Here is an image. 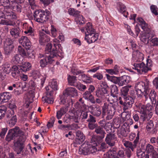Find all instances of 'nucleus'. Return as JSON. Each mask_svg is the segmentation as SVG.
<instances>
[{
    "mask_svg": "<svg viewBox=\"0 0 158 158\" xmlns=\"http://www.w3.org/2000/svg\"><path fill=\"white\" fill-rule=\"evenodd\" d=\"M108 94V91L105 87L98 89L95 91V95L98 98L95 100V103L98 104L102 103V102L107 101L109 103L105 102L102 107V114L104 116L107 111V116L106 117V120L111 119L114 115L116 110L119 106L118 103L114 102L111 99V98Z\"/></svg>",
    "mask_w": 158,
    "mask_h": 158,
    "instance_id": "nucleus-1",
    "label": "nucleus"
},
{
    "mask_svg": "<svg viewBox=\"0 0 158 158\" xmlns=\"http://www.w3.org/2000/svg\"><path fill=\"white\" fill-rule=\"evenodd\" d=\"M16 137V140L14 142L13 149L17 154L19 155L21 154L24 147L26 137L24 132L19 127H16L9 130L5 139L9 142Z\"/></svg>",
    "mask_w": 158,
    "mask_h": 158,
    "instance_id": "nucleus-2",
    "label": "nucleus"
},
{
    "mask_svg": "<svg viewBox=\"0 0 158 158\" xmlns=\"http://www.w3.org/2000/svg\"><path fill=\"white\" fill-rule=\"evenodd\" d=\"M150 81L147 79H145L143 81L136 84L135 89L136 94L138 97H144L146 100L149 98L152 104L155 105L156 102V93L154 89H152L150 90Z\"/></svg>",
    "mask_w": 158,
    "mask_h": 158,
    "instance_id": "nucleus-3",
    "label": "nucleus"
},
{
    "mask_svg": "<svg viewBox=\"0 0 158 158\" xmlns=\"http://www.w3.org/2000/svg\"><path fill=\"white\" fill-rule=\"evenodd\" d=\"M52 44L48 43L46 45L45 48V53L48 54L46 56L40 61V66L42 68H44L47 65L52 64L54 61L53 58L57 56H62V53L61 52H56L53 48L52 51Z\"/></svg>",
    "mask_w": 158,
    "mask_h": 158,
    "instance_id": "nucleus-4",
    "label": "nucleus"
},
{
    "mask_svg": "<svg viewBox=\"0 0 158 158\" xmlns=\"http://www.w3.org/2000/svg\"><path fill=\"white\" fill-rule=\"evenodd\" d=\"M136 107L141 114L140 119L143 122L148 121L152 117L153 108L149 103L146 106L142 104H136Z\"/></svg>",
    "mask_w": 158,
    "mask_h": 158,
    "instance_id": "nucleus-5",
    "label": "nucleus"
},
{
    "mask_svg": "<svg viewBox=\"0 0 158 158\" xmlns=\"http://www.w3.org/2000/svg\"><path fill=\"white\" fill-rule=\"evenodd\" d=\"M50 14V12L47 9L36 10L33 13L34 19L38 23H44L48 20Z\"/></svg>",
    "mask_w": 158,
    "mask_h": 158,
    "instance_id": "nucleus-6",
    "label": "nucleus"
},
{
    "mask_svg": "<svg viewBox=\"0 0 158 158\" xmlns=\"http://www.w3.org/2000/svg\"><path fill=\"white\" fill-rule=\"evenodd\" d=\"M107 79L119 86H122L127 84L130 81V77L128 76L123 75L120 77H117L110 76L106 74Z\"/></svg>",
    "mask_w": 158,
    "mask_h": 158,
    "instance_id": "nucleus-7",
    "label": "nucleus"
},
{
    "mask_svg": "<svg viewBox=\"0 0 158 158\" xmlns=\"http://www.w3.org/2000/svg\"><path fill=\"white\" fill-rule=\"evenodd\" d=\"M14 47V43L12 40L9 38L6 39L4 42V54L6 56L10 55L13 51Z\"/></svg>",
    "mask_w": 158,
    "mask_h": 158,
    "instance_id": "nucleus-8",
    "label": "nucleus"
},
{
    "mask_svg": "<svg viewBox=\"0 0 158 158\" xmlns=\"http://www.w3.org/2000/svg\"><path fill=\"white\" fill-rule=\"evenodd\" d=\"M114 132V131L112 132L111 131L110 132L107 134L105 139L107 144L110 146H113L114 145L115 141L117 139L116 136L113 133Z\"/></svg>",
    "mask_w": 158,
    "mask_h": 158,
    "instance_id": "nucleus-9",
    "label": "nucleus"
},
{
    "mask_svg": "<svg viewBox=\"0 0 158 158\" xmlns=\"http://www.w3.org/2000/svg\"><path fill=\"white\" fill-rule=\"evenodd\" d=\"M124 99V107L123 110H125L132 107L134 102V99L131 97L128 96L123 98Z\"/></svg>",
    "mask_w": 158,
    "mask_h": 158,
    "instance_id": "nucleus-10",
    "label": "nucleus"
},
{
    "mask_svg": "<svg viewBox=\"0 0 158 158\" xmlns=\"http://www.w3.org/2000/svg\"><path fill=\"white\" fill-rule=\"evenodd\" d=\"M103 127L100 126H97L95 128L94 132L97 134L100 135L97 136L96 137H93L96 138L97 140L100 142L101 140L104 138L106 132L103 129Z\"/></svg>",
    "mask_w": 158,
    "mask_h": 158,
    "instance_id": "nucleus-11",
    "label": "nucleus"
},
{
    "mask_svg": "<svg viewBox=\"0 0 158 158\" xmlns=\"http://www.w3.org/2000/svg\"><path fill=\"white\" fill-rule=\"evenodd\" d=\"M100 142L97 140L96 138H92L90 143L88 145V147L90 154L95 152L97 151V149L96 146H97L98 143Z\"/></svg>",
    "mask_w": 158,
    "mask_h": 158,
    "instance_id": "nucleus-12",
    "label": "nucleus"
},
{
    "mask_svg": "<svg viewBox=\"0 0 158 158\" xmlns=\"http://www.w3.org/2000/svg\"><path fill=\"white\" fill-rule=\"evenodd\" d=\"M77 90L74 87H69L67 88L64 92H63L64 96L65 97L69 96L70 97H73L77 95Z\"/></svg>",
    "mask_w": 158,
    "mask_h": 158,
    "instance_id": "nucleus-13",
    "label": "nucleus"
},
{
    "mask_svg": "<svg viewBox=\"0 0 158 158\" xmlns=\"http://www.w3.org/2000/svg\"><path fill=\"white\" fill-rule=\"evenodd\" d=\"M19 42L27 49H29L31 46V43L28 38L25 36H22L19 40Z\"/></svg>",
    "mask_w": 158,
    "mask_h": 158,
    "instance_id": "nucleus-14",
    "label": "nucleus"
},
{
    "mask_svg": "<svg viewBox=\"0 0 158 158\" xmlns=\"http://www.w3.org/2000/svg\"><path fill=\"white\" fill-rule=\"evenodd\" d=\"M117 9L119 12L123 14L124 17L126 18L127 17L128 12L126 11V7L123 3L118 2L117 3Z\"/></svg>",
    "mask_w": 158,
    "mask_h": 158,
    "instance_id": "nucleus-15",
    "label": "nucleus"
},
{
    "mask_svg": "<svg viewBox=\"0 0 158 158\" xmlns=\"http://www.w3.org/2000/svg\"><path fill=\"white\" fill-rule=\"evenodd\" d=\"M91 113L92 115L96 117L99 116L101 114V110L98 105H94L91 106Z\"/></svg>",
    "mask_w": 158,
    "mask_h": 158,
    "instance_id": "nucleus-16",
    "label": "nucleus"
},
{
    "mask_svg": "<svg viewBox=\"0 0 158 158\" xmlns=\"http://www.w3.org/2000/svg\"><path fill=\"white\" fill-rule=\"evenodd\" d=\"M98 35L94 33L92 34L87 36L86 35L85 38V40L86 41L87 43L90 44L96 41L98 39Z\"/></svg>",
    "mask_w": 158,
    "mask_h": 158,
    "instance_id": "nucleus-17",
    "label": "nucleus"
},
{
    "mask_svg": "<svg viewBox=\"0 0 158 158\" xmlns=\"http://www.w3.org/2000/svg\"><path fill=\"white\" fill-rule=\"evenodd\" d=\"M85 139V136L81 131H78L76 132L75 141L77 144H81L84 141Z\"/></svg>",
    "mask_w": 158,
    "mask_h": 158,
    "instance_id": "nucleus-18",
    "label": "nucleus"
},
{
    "mask_svg": "<svg viewBox=\"0 0 158 158\" xmlns=\"http://www.w3.org/2000/svg\"><path fill=\"white\" fill-rule=\"evenodd\" d=\"M153 32L151 31L149 33L144 32L141 34L140 36V40L145 44H148L149 40L151 38V35L152 34Z\"/></svg>",
    "mask_w": 158,
    "mask_h": 158,
    "instance_id": "nucleus-19",
    "label": "nucleus"
},
{
    "mask_svg": "<svg viewBox=\"0 0 158 158\" xmlns=\"http://www.w3.org/2000/svg\"><path fill=\"white\" fill-rule=\"evenodd\" d=\"M11 97V94L7 92H3L0 94V102H7Z\"/></svg>",
    "mask_w": 158,
    "mask_h": 158,
    "instance_id": "nucleus-20",
    "label": "nucleus"
},
{
    "mask_svg": "<svg viewBox=\"0 0 158 158\" xmlns=\"http://www.w3.org/2000/svg\"><path fill=\"white\" fill-rule=\"evenodd\" d=\"M53 47L52 48V50L51 49V51H52L53 49V48L54 50L56 52H61L62 53V56H63V52L61 48H60L61 47V45L59 44L60 41L57 39H54L53 40Z\"/></svg>",
    "mask_w": 158,
    "mask_h": 158,
    "instance_id": "nucleus-21",
    "label": "nucleus"
},
{
    "mask_svg": "<svg viewBox=\"0 0 158 158\" xmlns=\"http://www.w3.org/2000/svg\"><path fill=\"white\" fill-rule=\"evenodd\" d=\"M10 32L12 36L14 38H18L20 36V30L19 28H12L10 30Z\"/></svg>",
    "mask_w": 158,
    "mask_h": 158,
    "instance_id": "nucleus-22",
    "label": "nucleus"
},
{
    "mask_svg": "<svg viewBox=\"0 0 158 158\" xmlns=\"http://www.w3.org/2000/svg\"><path fill=\"white\" fill-rule=\"evenodd\" d=\"M83 98L85 99L89 100L92 103H95V100L90 92L88 91H85L83 94Z\"/></svg>",
    "mask_w": 158,
    "mask_h": 158,
    "instance_id": "nucleus-23",
    "label": "nucleus"
},
{
    "mask_svg": "<svg viewBox=\"0 0 158 158\" xmlns=\"http://www.w3.org/2000/svg\"><path fill=\"white\" fill-rule=\"evenodd\" d=\"M39 42L42 45V43L48 42L50 39L49 37L44 32H41L40 33Z\"/></svg>",
    "mask_w": 158,
    "mask_h": 158,
    "instance_id": "nucleus-24",
    "label": "nucleus"
},
{
    "mask_svg": "<svg viewBox=\"0 0 158 158\" xmlns=\"http://www.w3.org/2000/svg\"><path fill=\"white\" fill-rule=\"evenodd\" d=\"M85 36L92 34L95 32L94 29L92 28L91 24L90 22L87 23L85 27Z\"/></svg>",
    "mask_w": 158,
    "mask_h": 158,
    "instance_id": "nucleus-25",
    "label": "nucleus"
},
{
    "mask_svg": "<svg viewBox=\"0 0 158 158\" xmlns=\"http://www.w3.org/2000/svg\"><path fill=\"white\" fill-rule=\"evenodd\" d=\"M125 128V126L123 125L120 128L117 130V134L119 137L122 138L123 137H126L127 136L128 133L126 131Z\"/></svg>",
    "mask_w": 158,
    "mask_h": 158,
    "instance_id": "nucleus-26",
    "label": "nucleus"
},
{
    "mask_svg": "<svg viewBox=\"0 0 158 158\" xmlns=\"http://www.w3.org/2000/svg\"><path fill=\"white\" fill-rule=\"evenodd\" d=\"M133 57L137 61H142L144 58L143 54L138 51H136L134 52Z\"/></svg>",
    "mask_w": 158,
    "mask_h": 158,
    "instance_id": "nucleus-27",
    "label": "nucleus"
},
{
    "mask_svg": "<svg viewBox=\"0 0 158 158\" xmlns=\"http://www.w3.org/2000/svg\"><path fill=\"white\" fill-rule=\"evenodd\" d=\"M5 19H15L16 16L13 12L6 9L5 10Z\"/></svg>",
    "mask_w": 158,
    "mask_h": 158,
    "instance_id": "nucleus-28",
    "label": "nucleus"
},
{
    "mask_svg": "<svg viewBox=\"0 0 158 158\" xmlns=\"http://www.w3.org/2000/svg\"><path fill=\"white\" fill-rule=\"evenodd\" d=\"M131 87V86H126L123 87L121 89V95L123 98H125L126 97H127L129 88Z\"/></svg>",
    "mask_w": 158,
    "mask_h": 158,
    "instance_id": "nucleus-29",
    "label": "nucleus"
},
{
    "mask_svg": "<svg viewBox=\"0 0 158 158\" xmlns=\"http://www.w3.org/2000/svg\"><path fill=\"white\" fill-rule=\"evenodd\" d=\"M13 10L19 13L21 12V6L19 4L16 3V2H11V7Z\"/></svg>",
    "mask_w": 158,
    "mask_h": 158,
    "instance_id": "nucleus-30",
    "label": "nucleus"
},
{
    "mask_svg": "<svg viewBox=\"0 0 158 158\" xmlns=\"http://www.w3.org/2000/svg\"><path fill=\"white\" fill-rule=\"evenodd\" d=\"M151 61V60H147L146 65L144 64V66H142L141 69H140V71H139V73L142 74L143 73H146L147 72L148 70H150V68L149 67L152 65V63H149V64H148L149 61Z\"/></svg>",
    "mask_w": 158,
    "mask_h": 158,
    "instance_id": "nucleus-31",
    "label": "nucleus"
},
{
    "mask_svg": "<svg viewBox=\"0 0 158 158\" xmlns=\"http://www.w3.org/2000/svg\"><path fill=\"white\" fill-rule=\"evenodd\" d=\"M82 148L80 149L79 150L80 154L84 155H87L90 154L88 144L84 143L82 145Z\"/></svg>",
    "mask_w": 158,
    "mask_h": 158,
    "instance_id": "nucleus-32",
    "label": "nucleus"
},
{
    "mask_svg": "<svg viewBox=\"0 0 158 158\" xmlns=\"http://www.w3.org/2000/svg\"><path fill=\"white\" fill-rule=\"evenodd\" d=\"M67 79L68 82L70 85L74 86H76L77 84L76 83V82L77 81V79L76 76L68 75Z\"/></svg>",
    "mask_w": 158,
    "mask_h": 158,
    "instance_id": "nucleus-33",
    "label": "nucleus"
},
{
    "mask_svg": "<svg viewBox=\"0 0 158 158\" xmlns=\"http://www.w3.org/2000/svg\"><path fill=\"white\" fill-rule=\"evenodd\" d=\"M23 59V57L21 55L16 54L12 58V61L16 64H21Z\"/></svg>",
    "mask_w": 158,
    "mask_h": 158,
    "instance_id": "nucleus-34",
    "label": "nucleus"
},
{
    "mask_svg": "<svg viewBox=\"0 0 158 158\" xmlns=\"http://www.w3.org/2000/svg\"><path fill=\"white\" fill-rule=\"evenodd\" d=\"M137 21L141 26L142 28L145 31L148 27V24L141 18H138L137 19Z\"/></svg>",
    "mask_w": 158,
    "mask_h": 158,
    "instance_id": "nucleus-35",
    "label": "nucleus"
},
{
    "mask_svg": "<svg viewBox=\"0 0 158 158\" xmlns=\"http://www.w3.org/2000/svg\"><path fill=\"white\" fill-rule=\"evenodd\" d=\"M10 64L7 63H5L2 65L1 70L6 74H8L10 72Z\"/></svg>",
    "mask_w": 158,
    "mask_h": 158,
    "instance_id": "nucleus-36",
    "label": "nucleus"
},
{
    "mask_svg": "<svg viewBox=\"0 0 158 158\" xmlns=\"http://www.w3.org/2000/svg\"><path fill=\"white\" fill-rule=\"evenodd\" d=\"M19 69L23 72H26L29 70L31 68V64L29 62H26L24 64L19 67Z\"/></svg>",
    "mask_w": 158,
    "mask_h": 158,
    "instance_id": "nucleus-37",
    "label": "nucleus"
},
{
    "mask_svg": "<svg viewBox=\"0 0 158 158\" xmlns=\"http://www.w3.org/2000/svg\"><path fill=\"white\" fill-rule=\"evenodd\" d=\"M67 112L66 108L63 107H61L60 110H58L56 112V117L58 119H60L62 116L64 114Z\"/></svg>",
    "mask_w": 158,
    "mask_h": 158,
    "instance_id": "nucleus-38",
    "label": "nucleus"
},
{
    "mask_svg": "<svg viewBox=\"0 0 158 158\" xmlns=\"http://www.w3.org/2000/svg\"><path fill=\"white\" fill-rule=\"evenodd\" d=\"M118 91V87L116 85H113L111 86V95L113 97H116Z\"/></svg>",
    "mask_w": 158,
    "mask_h": 158,
    "instance_id": "nucleus-39",
    "label": "nucleus"
},
{
    "mask_svg": "<svg viewBox=\"0 0 158 158\" xmlns=\"http://www.w3.org/2000/svg\"><path fill=\"white\" fill-rule=\"evenodd\" d=\"M151 38L150 39V41L152 44V45L158 46V38L156 37H154V34L153 32L152 33V34L151 35Z\"/></svg>",
    "mask_w": 158,
    "mask_h": 158,
    "instance_id": "nucleus-40",
    "label": "nucleus"
},
{
    "mask_svg": "<svg viewBox=\"0 0 158 158\" xmlns=\"http://www.w3.org/2000/svg\"><path fill=\"white\" fill-rule=\"evenodd\" d=\"M85 108H80L79 109H78L79 110H80L81 114H80V116L81 118L83 120H85L87 118L88 116L89 112L87 111H84V110Z\"/></svg>",
    "mask_w": 158,
    "mask_h": 158,
    "instance_id": "nucleus-41",
    "label": "nucleus"
},
{
    "mask_svg": "<svg viewBox=\"0 0 158 158\" xmlns=\"http://www.w3.org/2000/svg\"><path fill=\"white\" fill-rule=\"evenodd\" d=\"M142 66H144V63L143 62L140 63H135L134 64L132 69L136 70L137 72L139 73V71H140V69Z\"/></svg>",
    "mask_w": 158,
    "mask_h": 158,
    "instance_id": "nucleus-42",
    "label": "nucleus"
},
{
    "mask_svg": "<svg viewBox=\"0 0 158 158\" xmlns=\"http://www.w3.org/2000/svg\"><path fill=\"white\" fill-rule=\"evenodd\" d=\"M68 13L70 15L77 17L80 14V11L73 8H70L68 9Z\"/></svg>",
    "mask_w": 158,
    "mask_h": 158,
    "instance_id": "nucleus-43",
    "label": "nucleus"
},
{
    "mask_svg": "<svg viewBox=\"0 0 158 158\" xmlns=\"http://www.w3.org/2000/svg\"><path fill=\"white\" fill-rule=\"evenodd\" d=\"M6 110L7 108L6 106H0V119H2L4 117Z\"/></svg>",
    "mask_w": 158,
    "mask_h": 158,
    "instance_id": "nucleus-44",
    "label": "nucleus"
},
{
    "mask_svg": "<svg viewBox=\"0 0 158 158\" xmlns=\"http://www.w3.org/2000/svg\"><path fill=\"white\" fill-rule=\"evenodd\" d=\"M116 151L114 150H110L106 154L107 158H116Z\"/></svg>",
    "mask_w": 158,
    "mask_h": 158,
    "instance_id": "nucleus-45",
    "label": "nucleus"
},
{
    "mask_svg": "<svg viewBox=\"0 0 158 158\" xmlns=\"http://www.w3.org/2000/svg\"><path fill=\"white\" fill-rule=\"evenodd\" d=\"M72 121L76 123H78L80 119L79 114H78L77 112H74L72 113Z\"/></svg>",
    "mask_w": 158,
    "mask_h": 158,
    "instance_id": "nucleus-46",
    "label": "nucleus"
},
{
    "mask_svg": "<svg viewBox=\"0 0 158 158\" xmlns=\"http://www.w3.org/2000/svg\"><path fill=\"white\" fill-rule=\"evenodd\" d=\"M121 122V120L119 118L114 119L113 126L114 127L116 128H118L120 126Z\"/></svg>",
    "mask_w": 158,
    "mask_h": 158,
    "instance_id": "nucleus-47",
    "label": "nucleus"
},
{
    "mask_svg": "<svg viewBox=\"0 0 158 158\" xmlns=\"http://www.w3.org/2000/svg\"><path fill=\"white\" fill-rule=\"evenodd\" d=\"M0 3L4 7L10 8L11 4L9 0H0Z\"/></svg>",
    "mask_w": 158,
    "mask_h": 158,
    "instance_id": "nucleus-48",
    "label": "nucleus"
},
{
    "mask_svg": "<svg viewBox=\"0 0 158 158\" xmlns=\"http://www.w3.org/2000/svg\"><path fill=\"white\" fill-rule=\"evenodd\" d=\"M9 124L10 126L12 127L15 125L17 122L16 116H13L11 118L8 119Z\"/></svg>",
    "mask_w": 158,
    "mask_h": 158,
    "instance_id": "nucleus-49",
    "label": "nucleus"
},
{
    "mask_svg": "<svg viewBox=\"0 0 158 158\" xmlns=\"http://www.w3.org/2000/svg\"><path fill=\"white\" fill-rule=\"evenodd\" d=\"M79 102L81 103L77 102L76 104V108H77L79 109L80 108H85V105L84 104V101L83 100L82 98L79 99Z\"/></svg>",
    "mask_w": 158,
    "mask_h": 158,
    "instance_id": "nucleus-50",
    "label": "nucleus"
},
{
    "mask_svg": "<svg viewBox=\"0 0 158 158\" xmlns=\"http://www.w3.org/2000/svg\"><path fill=\"white\" fill-rule=\"evenodd\" d=\"M145 151L148 154L152 153L155 151L154 147L149 144H148L146 145Z\"/></svg>",
    "mask_w": 158,
    "mask_h": 158,
    "instance_id": "nucleus-51",
    "label": "nucleus"
},
{
    "mask_svg": "<svg viewBox=\"0 0 158 158\" xmlns=\"http://www.w3.org/2000/svg\"><path fill=\"white\" fill-rule=\"evenodd\" d=\"M42 100L45 102L49 104H52L54 100L52 97H48L44 96L42 98Z\"/></svg>",
    "mask_w": 158,
    "mask_h": 158,
    "instance_id": "nucleus-52",
    "label": "nucleus"
},
{
    "mask_svg": "<svg viewBox=\"0 0 158 158\" xmlns=\"http://www.w3.org/2000/svg\"><path fill=\"white\" fill-rule=\"evenodd\" d=\"M103 128L106 130L107 132L110 133V130H111L112 127V125L110 122L106 123L105 125L103 126Z\"/></svg>",
    "mask_w": 158,
    "mask_h": 158,
    "instance_id": "nucleus-53",
    "label": "nucleus"
},
{
    "mask_svg": "<svg viewBox=\"0 0 158 158\" xmlns=\"http://www.w3.org/2000/svg\"><path fill=\"white\" fill-rule=\"evenodd\" d=\"M72 73L74 75H78L80 73H84L83 71L76 69L75 67H73L71 69Z\"/></svg>",
    "mask_w": 158,
    "mask_h": 158,
    "instance_id": "nucleus-54",
    "label": "nucleus"
},
{
    "mask_svg": "<svg viewBox=\"0 0 158 158\" xmlns=\"http://www.w3.org/2000/svg\"><path fill=\"white\" fill-rule=\"evenodd\" d=\"M154 127V124L153 122L150 120L148 121L147 123L146 128L148 131H150L151 130L153 129Z\"/></svg>",
    "mask_w": 158,
    "mask_h": 158,
    "instance_id": "nucleus-55",
    "label": "nucleus"
},
{
    "mask_svg": "<svg viewBox=\"0 0 158 158\" xmlns=\"http://www.w3.org/2000/svg\"><path fill=\"white\" fill-rule=\"evenodd\" d=\"M50 86L54 90H57L58 85L56 80L54 79L52 80L51 81Z\"/></svg>",
    "mask_w": 158,
    "mask_h": 158,
    "instance_id": "nucleus-56",
    "label": "nucleus"
},
{
    "mask_svg": "<svg viewBox=\"0 0 158 158\" xmlns=\"http://www.w3.org/2000/svg\"><path fill=\"white\" fill-rule=\"evenodd\" d=\"M18 51L20 54V55L25 56L27 55L25 50L21 46H19L18 47Z\"/></svg>",
    "mask_w": 158,
    "mask_h": 158,
    "instance_id": "nucleus-57",
    "label": "nucleus"
},
{
    "mask_svg": "<svg viewBox=\"0 0 158 158\" xmlns=\"http://www.w3.org/2000/svg\"><path fill=\"white\" fill-rule=\"evenodd\" d=\"M150 10L152 13L156 15H158L157 12L158 8L156 6L154 5H152L150 6Z\"/></svg>",
    "mask_w": 158,
    "mask_h": 158,
    "instance_id": "nucleus-58",
    "label": "nucleus"
},
{
    "mask_svg": "<svg viewBox=\"0 0 158 158\" xmlns=\"http://www.w3.org/2000/svg\"><path fill=\"white\" fill-rule=\"evenodd\" d=\"M51 35L53 37H55L57 35V30L52 25L51 26Z\"/></svg>",
    "mask_w": 158,
    "mask_h": 158,
    "instance_id": "nucleus-59",
    "label": "nucleus"
},
{
    "mask_svg": "<svg viewBox=\"0 0 158 158\" xmlns=\"http://www.w3.org/2000/svg\"><path fill=\"white\" fill-rule=\"evenodd\" d=\"M121 117L123 121H125L129 118L130 115L126 112H123L122 113Z\"/></svg>",
    "mask_w": 158,
    "mask_h": 158,
    "instance_id": "nucleus-60",
    "label": "nucleus"
},
{
    "mask_svg": "<svg viewBox=\"0 0 158 158\" xmlns=\"http://www.w3.org/2000/svg\"><path fill=\"white\" fill-rule=\"evenodd\" d=\"M137 156L139 158H143L145 156V152H142L140 149H138L136 151Z\"/></svg>",
    "mask_w": 158,
    "mask_h": 158,
    "instance_id": "nucleus-61",
    "label": "nucleus"
},
{
    "mask_svg": "<svg viewBox=\"0 0 158 158\" xmlns=\"http://www.w3.org/2000/svg\"><path fill=\"white\" fill-rule=\"evenodd\" d=\"M24 33L26 34H28V36H30L31 37H33L35 35L34 33L32 31V28L31 27L29 29L25 31Z\"/></svg>",
    "mask_w": 158,
    "mask_h": 158,
    "instance_id": "nucleus-62",
    "label": "nucleus"
},
{
    "mask_svg": "<svg viewBox=\"0 0 158 158\" xmlns=\"http://www.w3.org/2000/svg\"><path fill=\"white\" fill-rule=\"evenodd\" d=\"M27 50V52L28 57L32 58H34L35 56L34 50L33 49H30Z\"/></svg>",
    "mask_w": 158,
    "mask_h": 158,
    "instance_id": "nucleus-63",
    "label": "nucleus"
},
{
    "mask_svg": "<svg viewBox=\"0 0 158 158\" xmlns=\"http://www.w3.org/2000/svg\"><path fill=\"white\" fill-rule=\"evenodd\" d=\"M40 2L44 4V6H47L51 3L53 2L54 0H40Z\"/></svg>",
    "mask_w": 158,
    "mask_h": 158,
    "instance_id": "nucleus-64",
    "label": "nucleus"
}]
</instances>
